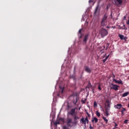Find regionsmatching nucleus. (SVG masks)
I'll list each match as a JSON object with an SVG mask.
<instances>
[{
  "instance_id": "4468645a",
  "label": "nucleus",
  "mask_w": 129,
  "mask_h": 129,
  "mask_svg": "<svg viewBox=\"0 0 129 129\" xmlns=\"http://www.w3.org/2000/svg\"><path fill=\"white\" fill-rule=\"evenodd\" d=\"M81 122H82V123L83 124H85V125H86V121L85 120V118H82L81 119Z\"/></svg>"
},
{
  "instance_id": "6e6552de",
  "label": "nucleus",
  "mask_w": 129,
  "mask_h": 129,
  "mask_svg": "<svg viewBox=\"0 0 129 129\" xmlns=\"http://www.w3.org/2000/svg\"><path fill=\"white\" fill-rule=\"evenodd\" d=\"M84 68H85V71H86V72H87L88 73H89V74L91 73L92 70L89 68V67L85 66Z\"/></svg>"
},
{
  "instance_id": "7ed1b4c3",
  "label": "nucleus",
  "mask_w": 129,
  "mask_h": 129,
  "mask_svg": "<svg viewBox=\"0 0 129 129\" xmlns=\"http://www.w3.org/2000/svg\"><path fill=\"white\" fill-rule=\"evenodd\" d=\"M76 109H77V107L72 108L68 112V114L70 115H71V116H75V115H77V112L76 111Z\"/></svg>"
},
{
  "instance_id": "f03ea898",
  "label": "nucleus",
  "mask_w": 129,
  "mask_h": 129,
  "mask_svg": "<svg viewBox=\"0 0 129 129\" xmlns=\"http://www.w3.org/2000/svg\"><path fill=\"white\" fill-rule=\"evenodd\" d=\"M100 35H101V38H104L105 36L108 35V32L104 28H101L100 30Z\"/></svg>"
},
{
  "instance_id": "dca6fc26",
  "label": "nucleus",
  "mask_w": 129,
  "mask_h": 129,
  "mask_svg": "<svg viewBox=\"0 0 129 129\" xmlns=\"http://www.w3.org/2000/svg\"><path fill=\"white\" fill-rule=\"evenodd\" d=\"M98 9H99V6L98 5L95 8V10L94 13V15H96V13H97V11H98Z\"/></svg>"
},
{
  "instance_id": "e433bc0d",
  "label": "nucleus",
  "mask_w": 129,
  "mask_h": 129,
  "mask_svg": "<svg viewBox=\"0 0 129 129\" xmlns=\"http://www.w3.org/2000/svg\"><path fill=\"white\" fill-rule=\"evenodd\" d=\"M86 114H87L88 117H90V114L88 113V112H86Z\"/></svg>"
},
{
  "instance_id": "aec40b11",
  "label": "nucleus",
  "mask_w": 129,
  "mask_h": 129,
  "mask_svg": "<svg viewBox=\"0 0 129 129\" xmlns=\"http://www.w3.org/2000/svg\"><path fill=\"white\" fill-rule=\"evenodd\" d=\"M109 57V54L108 55H107V56H106L105 59H103V63H105V62L106 61V60H107V59H108Z\"/></svg>"
},
{
  "instance_id": "603ef678",
  "label": "nucleus",
  "mask_w": 129,
  "mask_h": 129,
  "mask_svg": "<svg viewBox=\"0 0 129 129\" xmlns=\"http://www.w3.org/2000/svg\"><path fill=\"white\" fill-rule=\"evenodd\" d=\"M128 79H129V77H128Z\"/></svg>"
},
{
  "instance_id": "4c0bfd02",
  "label": "nucleus",
  "mask_w": 129,
  "mask_h": 129,
  "mask_svg": "<svg viewBox=\"0 0 129 129\" xmlns=\"http://www.w3.org/2000/svg\"><path fill=\"white\" fill-rule=\"evenodd\" d=\"M91 3H93V0H89V3L91 4Z\"/></svg>"
},
{
  "instance_id": "1a4fd4ad",
  "label": "nucleus",
  "mask_w": 129,
  "mask_h": 129,
  "mask_svg": "<svg viewBox=\"0 0 129 129\" xmlns=\"http://www.w3.org/2000/svg\"><path fill=\"white\" fill-rule=\"evenodd\" d=\"M89 37V34H86L85 35V36L83 39V42L84 43H86L87 42V40H88V37Z\"/></svg>"
},
{
  "instance_id": "0eeeda50",
  "label": "nucleus",
  "mask_w": 129,
  "mask_h": 129,
  "mask_svg": "<svg viewBox=\"0 0 129 129\" xmlns=\"http://www.w3.org/2000/svg\"><path fill=\"white\" fill-rule=\"evenodd\" d=\"M118 37L120 38V40H124L125 41H126L127 40V37L121 34H118Z\"/></svg>"
},
{
  "instance_id": "7c9ffc66",
  "label": "nucleus",
  "mask_w": 129,
  "mask_h": 129,
  "mask_svg": "<svg viewBox=\"0 0 129 129\" xmlns=\"http://www.w3.org/2000/svg\"><path fill=\"white\" fill-rule=\"evenodd\" d=\"M110 109V108H108L107 107H106L105 108V111H109Z\"/></svg>"
},
{
  "instance_id": "bb28decb",
  "label": "nucleus",
  "mask_w": 129,
  "mask_h": 129,
  "mask_svg": "<svg viewBox=\"0 0 129 129\" xmlns=\"http://www.w3.org/2000/svg\"><path fill=\"white\" fill-rule=\"evenodd\" d=\"M98 89L99 90H102V89H101V85L100 84H99V85H98Z\"/></svg>"
},
{
  "instance_id": "cd10ccee",
  "label": "nucleus",
  "mask_w": 129,
  "mask_h": 129,
  "mask_svg": "<svg viewBox=\"0 0 129 129\" xmlns=\"http://www.w3.org/2000/svg\"><path fill=\"white\" fill-rule=\"evenodd\" d=\"M81 101H82V103L85 104L86 103V99H85L84 100L82 99Z\"/></svg>"
},
{
  "instance_id": "ea45409f",
  "label": "nucleus",
  "mask_w": 129,
  "mask_h": 129,
  "mask_svg": "<svg viewBox=\"0 0 129 129\" xmlns=\"http://www.w3.org/2000/svg\"><path fill=\"white\" fill-rule=\"evenodd\" d=\"M85 120L86 121L87 120H88V118L87 116L85 118Z\"/></svg>"
},
{
  "instance_id": "b1692460",
  "label": "nucleus",
  "mask_w": 129,
  "mask_h": 129,
  "mask_svg": "<svg viewBox=\"0 0 129 129\" xmlns=\"http://www.w3.org/2000/svg\"><path fill=\"white\" fill-rule=\"evenodd\" d=\"M81 32H82V29H80L79 31V34L80 35V38L81 39L82 38V35L81 34Z\"/></svg>"
},
{
  "instance_id": "8fccbe9b",
  "label": "nucleus",
  "mask_w": 129,
  "mask_h": 129,
  "mask_svg": "<svg viewBox=\"0 0 129 129\" xmlns=\"http://www.w3.org/2000/svg\"><path fill=\"white\" fill-rule=\"evenodd\" d=\"M110 16L112 17V13L111 14Z\"/></svg>"
},
{
  "instance_id": "4be33fe9",
  "label": "nucleus",
  "mask_w": 129,
  "mask_h": 129,
  "mask_svg": "<svg viewBox=\"0 0 129 129\" xmlns=\"http://www.w3.org/2000/svg\"><path fill=\"white\" fill-rule=\"evenodd\" d=\"M116 2L118 3L119 5H121V4H122V0H116L115 3H116Z\"/></svg>"
},
{
  "instance_id": "72a5a7b5",
  "label": "nucleus",
  "mask_w": 129,
  "mask_h": 129,
  "mask_svg": "<svg viewBox=\"0 0 129 129\" xmlns=\"http://www.w3.org/2000/svg\"><path fill=\"white\" fill-rule=\"evenodd\" d=\"M88 88H91V87H92V85H91V84L90 83L88 84Z\"/></svg>"
},
{
  "instance_id": "f8f14e48",
  "label": "nucleus",
  "mask_w": 129,
  "mask_h": 129,
  "mask_svg": "<svg viewBox=\"0 0 129 129\" xmlns=\"http://www.w3.org/2000/svg\"><path fill=\"white\" fill-rule=\"evenodd\" d=\"M95 121V123H97V122H98V119L95 117H93L92 119V122H94Z\"/></svg>"
},
{
  "instance_id": "20e7f679",
  "label": "nucleus",
  "mask_w": 129,
  "mask_h": 129,
  "mask_svg": "<svg viewBox=\"0 0 129 129\" xmlns=\"http://www.w3.org/2000/svg\"><path fill=\"white\" fill-rule=\"evenodd\" d=\"M71 123L73 124H71ZM67 125H68L69 127H72L73 126V122H72V119L69 118L67 119Z\"/></svg>"
},
{
  "instance_id": "f704fd0d",
  "label": "nucleus",
  "mask_w": 129,
  "mask_h": 129,
  "mask_svg": "<svg viewBox=\"0 0 129 129\" xmlns=\"http://www.w3.org/2000/svg\"><path fill=\"white\" fill-rule=\"evenodd\" d=\"M106 107H108V108H110V105L109 104V103H108V104H107Z\"/></svg>"
},
{
  "instance_id": "a19ab883",
  "label": "nucleus",
  "mask_w": 129,
  "mask_h": 129,
  "mask_svg": "<svg viewBox=\"0 0 129 129\" xmlns=\"http://www.w3.org/2000/svg\"><path fill=\"white\" fill-rule=\"evenodd\" d=\"M126 16H124L123 20H126Z\"/></svg>"
},
{
  "instance_id": "a211bd4d",
  "label": "nucleus",
  "mask_w": 129,
  "mask_h": 129,
  "mask_svg": "<svg viewBox=\"0 0 129 129\" xmlns=\"http://www.w3.org/2000/svg\"><path fill=\"white\" fill-rule=\"evenodd\" d=\"M125 110H126V109H125V108H122V109L121 110V114L122 115H123V114H124V111H125Z\"/></svg>"
},
{
  "instance_id": "39448f33",
  "label": "nucleus",
  "mask_w": 129,
  "mask_h": 129,
  "mask_svg": "<svg viewBox=\"0 0 129 129\" xmlns=\"http://www.w3.org/2000/svg\"><path fill=\"white\" fill-rule=\"evenodd\" d=\"M79 117H78L77 115L74 116V121L73 122V124H77V123L78 122V121H77V120L79 119Z\"/></svg>"
},
{
  "instance_id": "9b49d317",
  "label": "nucleus",
  "mask_w": 129,
  "mask_h": 129,
  "mask_svg": "<svg viewBox=\"0 0 129 129\" xmlns=\"http://www.w3.org/2000/svg\"><path fill=\"white\" fill-rule=\"evenodd\" d=\"M122 106V105H121V104H117V105L114 106V107L115 108H117V109H120Z\"/></svg>"
},
{
  "instance_id": "79ce46f5",
  "label": "nucleus",
  "mask_w": 129,
  "mask_h": 129,
  "mask_svg": "<svg viewBox=\"0 0 129 129\" xmlns=\"http://www.w3.org/2000/svg\"><path fill=\"white\" fill-rule=\"evenodd\" d=\"M93 93H94V89H92Z\"/></svg>"
},
{
  "instance_id": "473e14b6",
  "label": "nucleus",
  "mask_w": 129,
  "mask_h": 129,
  "mask_svg": "<svg viewBox=\"0 0 129 129\" xmlns=\"http://www.w3.org/2000/svg\"><path fill=\"white\" fill-rule=\"evenodd\" d=\"M109 46V43H106V48H105V50H107V49H108V47Z\"/></svg>"
},
{
  "instance_id": "c756f323",
  "label": "nucleus",
  "mask_w": 129,
  "mask_h": 129,
  "mask_svg": "<svg viewBox=\"0 0 129 129\" xmlns=\"http://www.w3.org/2000/svg\"><path fill=\"white\" fill-rule=\"evenodd\" d=\"M58 120H59V121H62V122H64V118H58Z\"/></svg>"
},
{
  "instance_id": "3c124183",
  "label": "nucleus",
  "mask_w": 129,
  "mask_h": 129,
  "mask_svg": "<svg viewBox=\"0 0 129 129\" xmlns=\"http://www.w3.org/2000/svg\"><path fill=\"white\" fill-rule=\"evenodd\" d=\"M106 28H107V29H108V28H109V27L107 26Z\"/></svg>"
},
{
  "instance_id": "ddd939ff",
  "label": "nucleus",
  "mask_w": 129,
  "mask_h": 129,
  "mask_svg": "<svg viewBox=\"0 0 129 129\" xmlns=\"http://www.w3.org/2000/svg\"><path fill=\"white\" fill-rule=\"evenodd\" d=\"M119 30H127V28L125 27V25L123 24V26H119Z\"/></svg>"
},
{
  "instance_id": "09e8293b",
  "label": "nucleus",
  "mask_w": 129,
  "mask_h": 129,
  "mask_svg": "<svg viewBox=\"0 0 129 129\" xmlns=\"http://www.w3.org/2000/svg\"><path fill=\"white\" fill-rule=\"evenodd\" d=\"M106 56V53L104 55L103 58Z\"/></svg>"
},
{
  "instance_id": "a18cd8bd",
  "label": "nucleus",
  "mask_w": 129,
  "mask_h": 129,
  "mask_svg": "<svg viewBox=\"0 0 129 129\" xmlns=\"http://www.w3.org/2000/svg\"><path fill=\"white\" fill-rule=\"evenodd\" d=\"M67 126H64L63 127V129H67Z\"/></svg>"
},
{
  "instance_id": "f257e3e1",
  "label": "nucleus",
  "mask_w": 129,
  "mask_h": 129,
  "mask_svg": "<svg viewBox=\"0 0 129 129\" xmlns=\"http://www.w3.org/2000/svg\"><path fill=\"white\" fill-rule=\"evenodd\" d=\"M107 18H108L107 14H104L103 18L101 19V27H105L107 25Z\"/></svg>"
},
{
  "instance_id": "6ab92c4d",
  "label": "nucleus",
  "mask_w": 129,
  "mask_h": 129,
  "mask_svg": "<svg viewBox=\"0 0 129 129\" xmlns=\"http://www.w3.org/2000/svg\"><path fill=\"white\" fill-rule=\"evenodd\" d=\"M109 57V54L108 55H107V56H106L105 59H103V63H105V62L106 61V60H107V59H108Z\"/></svg>"
},
{
  "instance_id": "2eb2a0df",
  "label": "nucleus",
  "mask_w": 129,
  "mask_h": 129,
  "mask_svg": "<svg viewBox=\"0 0 129 129\" xmlns=\"http://www.w3.org/2000/svg\"><path fill=\"white\" fill-rule=\"evenodd\" d=\"M54 125H57V124H60V121L59 119H57L56 121L54 122Z\"/></svg>"
},
{
  "instance_id": "49530a36",
  "label": "nucleus",
  "mask_w": 129,
  "mask_h": 129,
  "mask_svg": "<svg viewBox=\"0 0 129 129\" xmlns=\"http://www.w3.org/2000/svg\"><path fill=\"white\" fill-rule=\"evenodd\" d=\"M104 49H105V46H103V50H104Z\"/></svg>"
},
{
  "instance_id": "9d476101",
  "label": "nucleus",
  "mask_w": 129,
  "mask_h": 129,
  "mask_svg": "<svg viewBox=\"0 0 129 129\" xmlns=\"http://www.w3.org/2000/svg\"><path fill=\"white\" fill-rule=\"evenodd\" d=\"M113 81L115 82V83H118V84H121L122 85H123V83H122V81L120 80L118 81L116 80L115 79H113Z\"/></svg>"
},
{
  "instance_id": "393cba45",
  "label": "nucleus",
  "mask_w": 129,
  "mask_h": 129,
  "mask_svg": "<svg viewBox=\"0 0 129 129\" xmlns=\"http://www.w3.org/2000/svg\"><path fill=\"white\" fill-rule=\"evenodd\" d=\"M102 118L104 120V121H105L106 123H107V122H108V120H107L105 117L103 116Z\"/></svg>"
},
{
  "instance_id": "c03bdc74",
  "label": "nucleus",
  "mask_w": 129,
  "mask_h": 129,
  "mask_svg": "<svg viewBox=\"0 0 129 129\" xmlns=\"http://www.w3.org/2000/svg\"><path fill=\"white\" fill-rule=\"evenodd\" d=\"M86 122H87V123H88V122H89V120H87V121H86Z\"/></svg>"
},
{
  "instance_id": "37998d69",
  "label": "nucleus",
  "mask_w": 129,
  "mask_h": 129,
  "mask_svg": "<svg viewBox=\"0 0 129 129\" xmlns=\"http://www.w3.org/2000/svg\"><path fill=\"white\" fill-rule=\"evenodd\" d=\"M63 91H64V88H63L61 90V93H63Z\"/></svg>"
},
{
  "instance_id": "de8ad7c7",
  "label": "nucleus",
  "mask_w": 129,
  "mask_h": 129,
  "mask_svg": "<svg viewBox=\"0 0 129 129\" xmlns=\"http://www.w3.org/2000/svg\"><path fill=\"white\" fill-rule=\"evenodd\" d=\"M113 79H114V78H115V76L113 75Z\"/></svg>"
},
{
  "instance_id": "5701e85b",
  "label": "nucleus",
  "mask_w": 129,
  "mask_h": 129,
  "mask_svg": "<svg viewBox=\"0 0 129 129\" xmlns=\"http://www.w3.org/2000/svg\"><path fill=\"white\" fill-rule=\"evenodd\" d=\"M109 111H105V115L107 117L109 115Z\"/></svg>"
},
{
  "instance_id": "c85d7f7f",
  "label": "nucleus",
  "mask_w": 129,
  "mask_h": 129,
  "mask_svg": "<svg viewBox=\"0 0 129 129\" xmlns=\"http://www.w3.org/2000/svg\"><path fill=\"white\" fill-rule=\"evenodd\" d=\"M96 116L98 117L100 116V112H98V111H96Z\"/></svg>"
},
{
  "instance_id": "f3484780",
  "label": "nucleus",
  "mask_w": 129,
  "mask_h": 129,
  "mask_svg": "<svg viewBox=\"0 0 129 129\" xmlns=\"http://www.w3.org/2000/svg\"><path fill=\"white\" fill-rule=\"evenodd\" d=\"M77 101H78V98H77V97H76V98L73 100V103L74 104H75V105H76V103H77Z\"/></svg>"
},
{
  "instance_id": "412c9836",
  "label": "nucleus",
  "mask_w": 129,
  "mask_h": 129,
  "mask_svg": "<svg viewBox=\"0 0 129 129\" xmlns=\"http://www.w3.org/2000/svg\"><path fill=\"white\" fill-rule=\"evenodd\" d=\"M128 94H129L128 92L124 93L122 94V97H125V96H127Z\"/></svg>"
},
{
  "instance_id": "c9c22d12",
  "label": "nucleus",
  "mask_w": 129,
  "mask_h": 129,
  "mask_svg": "<svg viewBox=\"0 0 129 129\" xmlns=\"http://www.w3.org/2000/svg\"><path fill=\"white\" fill-rule=\"evenodd\" d=\"M127 121H128V120L126 119L124 121V123H127Z\"/></svg>"
},
{
  "instance_id": "a878e982",
  "label": "nucleus",
  "mask_w": 129,
  "mask_h": 129,
  "mask_svg": "<svg viewBox=\"0 0 129 129\" xmlns=\"http://www.w3.org/2000/svg\"><path fill=\"white\" fill-rule=\"evenodd\" d=\"M94 107H97V103L96 102V101H94Z\"/></svg>"
},
{
  "instance_id": "2f4dec72",
  "label": "nucleus",
  "mask_w": 129,
  "mask_h": 129,
  "mask_svg": "<svg viewBox=\"0 0 129 129\" xmlns=\"http://www.w3.org/2000/svg\"><path fill=\"white\" fill-rule=\"evenodd\" d=\"M113 123H114V127H116V128H117V126H118V125L115 123V122H113Z\"/></svg>"
},
{
  "instance_id": "58836bf2",
  "label": "nucleus",
  "mask_w": 129,
  "mask_h": 129,
  "mask_svg": "<svg viewBox=\"0 0 129 129\" xmlns=\"http://www.w3.org/2000/svg\"><path fill=\"white\" fill-rule=\"evenodd\" d=\"M90 129H93V127L91 126V124H90Z\"/></svg>"
},
{
  "instance_id": "423d86ee",
  "label": "nucleus",
  "mask_w": 129,
  "mask_h": 129,
  "mask_svg": "<svg viewBox=\"0 0 129 129\" xmlns=\"http://www.w3.org/2000/svg\"><path fill=\"white\" fill-rule=\"evenodd\" d=\"M111 89H113V90H118V87H119L117 85L111 84Z\"/></svg>"
}]
</instances>
